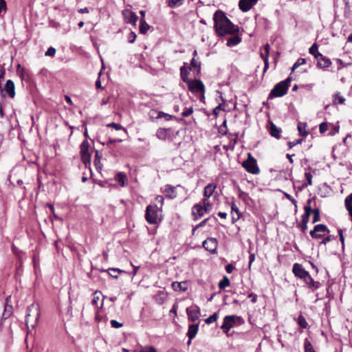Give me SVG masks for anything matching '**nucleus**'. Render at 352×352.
<instances>
[{"label":"nucleus","mask_w":352,"mask_h":352,"mask_svg":"<svg viewBox=\"0 0 352 352\" xmlns=\"http://www.w3.org/2000/svg\"><path fill=\"white\" fill-rule=\"evenodd\" d=\"M345 102V98L340 95V93H337L334 95L333 99V104L335 105L342 104Z\"/></svg>","instance_id":"58836bf2"},{"label":"nucleus","mask_w":352,"mask_h":352,"mask_svg":"<svg viewBox=\"0 0 352 352\" xmlns=\"http://www.w3.org/2000/svg\"><path fill=\"white\" fill-rule=\"evenodd\" d=\"M318 45H317V43H314L309 48V52L314 56L316 53H318Z\"/></svg>","instance_id":"6e6d98bb"},{"label":"nucleus","mask_w":352,"mask_h":352,"mask_svg":"<svg viewBox=\"0 0 352 352\" xmlns=\"http://www.w3.org/2000/svg\"><path fill=\"white\" fill-rule=\"evenodd\" d=\"M164 193L165 196L170 199H175L177 197V192L175 191V187L167 184L165 186V189L164 190Z\"/></svg>","instance_id":"c85d7f7f"},{"label":"nucleus","mask_w":352,"mask_h":352,"mask_svg":"<svg viewBox=\"0 0 352 352\" xmlns=\"http://www.w3.org/2000/svg\"><path fill=\"white\" fill-rule=\"evenodd\" d=\"M123 326V324L114 320H111V327L120 328Z\"/></svg>","instance_id":"69168bd1"},{"label":"nucleus","mask_w":352,"mask_h":352,"mask_svg":"<svg viewBox=\"0 0 352 352\" xmlns=\"http://www.w3.org/2000/svg\"><path fill=\"white\" fill-rule=\"evenodd\" d=\"M242 166L249 173L258 175L260 173V168L257 165L256 160L252 157L251 153H248L247 160L242 163Z\"/></svg>","instance_id":"39448f33"},{"label":"nucleus","mask_w":352,"mask_h":352,"mask_svg":"<svg viewBox=\"0 0 352 352\" xmlns=\"http://www.w3.org/2000/svg\"><path fill=\"white\" fill-rule=\"evenodd\" d=\"M114 180L119 184L121 187H124L128 184V178L125 173L122 172L118 173L115 177Z\"/></svg>","instance_id":"5701e85b"},{"label":"nucleus","mask_w":352,"mask_h":352,"mask_svg":"<svg viewBox=\"0 0 352 352\" xmlns=\"http://www.w3.org/2000/svg\"><path fill=\"white\" fill-rule=\"evenodd\" d=\"M322 239V240L320 242V244H322V245H327L328 243H329L332 240L331 235H327L326 236L324 235V237Z\"/></svg>","instance_id":"680f3d73"},{"label":"nucleus","mask_w":352,"mask_h":352,"mask_svg":"<svg viewBox=\"0 0 352 352\" xmlns=\"http://www.w3.org/2000/svg\"><path fill=\"white\" fill-rule=\"evenodd\" d=\"M339 132L338 126H333L331 131L329 133V135L333 136Z\"/></svg>","instance_id":"0e129e2a"},{"label":"nucleus","mask_w":352,"mask_h":352,"mask_svg":"<svg viewBox=\"0 0 352 352\" xmlns=\"http://www.w3.org/2000/svg\"><path fill=\"white\" fill-rule=\"evenodd\" d=\"M10 303H11V297H10V296H9L6 299L5 309H4V311L3 314V317L4 318H8L12 314L13 307H12V305H10Z\"/></svg>","instance_id":"393cba45"},{"label":"nucleus","mask_w":352,"mask_h":352,"mask_svg":"<svg viewBox=\"0 0 352 352\" xmlns=\"http://www.w3.org/2000/svg\"><path fill=\"white\" fill-rule=\"evenodd\" d=\"M186 314L188 320L192 322H195L199 320L201 316L200 309L196 305L188 307L186 309Z\"/></svg>","instance_id":"9b49d317"},{"label":"nucleus","mask_w":352,"mask_h":352,"mask_svg":"<svg viewBox=\"0 0 352 352\" xmlns=\"http://www.w3.org/2000/svg\"><path fill=\"white\" fill-rule=\"evenodd\" d=\"M297 227L300 228V231L305 234L307 230V223L299 222L297 223Z\"/></svg>","instance_id":"603ef678"},{"label":"nucleus","mask_w":352,"mask_h":352,"mask_svg":"<svg viewBox=\"0 0 352 352\" xmlns=\"http://www.w3.org/2000/svg\"><path fill=\"white\" fill-rule=\"evenodd\" d=\"M140 352H157V351L153 346H144Z\"/></svg>","instance_id":"bf43d9fd"},{"label":"nucleus","mask_w":352,"mask_h":352,"mask_svg":"<svg viewBox=\"0 0 352 352\" xmlns=\"http://www.w3.org/2000/svg\"><path fill=\"white\" fill-rule=\"evenodd\" d=\"M159 208L157 205H148L146 208L145 219L151 225L157 224L158 223V213Z\"/></svg>","instance_id":"423d86ee"},{"label":"nucleus","mask_w":352,"mask_h":352,"mask_svg":"<svg viewBox=\"0 0 352 352\" xmlns=\"http://www.w3.org/2000/svg\"><path fill=\"white\" fill-rule=\"evenodd\" d=\"M338 233L339 234V236H340V240L341 241V243H342V248H344V237L343 236V231L342 229H338Z\"/></svg>","instance_id":"e2e57ef3"},{"label":"nucleus","mask_w":352,"mask_h":352,"mask_svg":"<svg viewBox=\"0 0 352 352\" xmlns=\"http://www.w3.org/2000/svg\"><path fill=\"white\" fill-rule=\"evenodd\" d=\"M230 206L232 210V221L234 223L240 219L241 217V213L234 202H232L230 204Z\"/></svg>","instance_id":"bb28decb"},{"label":"nucleus","mask_w":352,"mask_h":352,"mask_svg":"<svg viewBox=\"0 0 352 352\" xmlns=\"http://www.w3.org/2000/svg\"><path fill=\"white\" fill-rule=\"evenodd\" d=\"M150 26L145 21L144 19H141L140 21V32L141 34H145L149 30Z\"/></svg>","instance_id":"c9c22d12"},{"label":"nucleus","mask_w":352,"mask_h":352,"mask_svg":"<svg viewBox=\"0 0 352 352\" xmlns=\"http://www.w3.org/2000/svg\"><path fill=\"white\" fill-rule=\"evenodd\" d=\"M260 56L264 61L263 73H265L269 68V56H270V54H267V53L263 52L261 51L260 52Z\"/></svg>","instance_id":"f704fd0d"},{"label":"nucleus","mask_w":352,"mask_h":352,"mask_svg":"<svg viewBox=\"0 0 352 352\" xmlns=\"http://www.w3.org/2000/svg\"><path fill=\"white\" fill-rule=\"evenodd\" d=\"M218 318V314L217 313H214V314L211 315L210 316H209L208 318H207L206 320H205V322L206 324H211L214 322H215Z\"/></svg>","instance_id":"09e8293b"},{"label":"nucleus","mask_w":352,"mask_h":352,"mask_svg":"<svg viewBox=\"0 0 352 352\" xmlns=\"http://www.w3.org/2000/svg\"><path fill=\"white\" fill-rule=\"evenodd\" d=\"M230 285V279L226 276H224L223 279L221 280L220 282L219 283V287L221 289H223Z\"/></svg>","instance_id":"ea45409f"},{"label":"nucleus","mask_w":352,"mask_h":352,"mask_svg":"<svg viewBox=\"0 0 352 352\" xmlns=\"http://www.w3.org/2000/svg\"><path fill=\"white\" fill-rule=\"evenodd\" d=\"M202 208H205L204 210L206 213L210 210L212 208V204L208 198H204L202 199Z\"/></svg>","instance_id":"c03bdc74"},{"label":"nucleus","mask_w":352,"mask_h":352,"mask_svg":"<svg viewBox=\"0 0 352 352\" xmlns=\"http://www.w3.org/2000/svg\"><path fill=\"white\" fill-rule=\"evenodd\" d=\"M306 63V59L303 58H299L296 62L294 64L292 71L294 72L296 68H298L299 66L304 65Z\"/></svg>","instance_id":"de8ad7c7"},{"label":"nucleus","mask_w":352,"mask_h":352,"mask_svg":"<svg viewBox=\"0 0 352 352\" xmlns=\"http://www.w3.org/2000/svg\"><path fill=\"white\" fill-rule=\"evenodd\" d=\"M292 272L296 277L300 279L305 278V276H307L308 273V272L305 270L303 266L298 263L294 264Z\"/></svg>","instance_id":"2eb2a0df"},{"label":"nucleus","mask_w":352,"mask_h":352,"mask_svg":"<svg viewBox=\"0 0 352 352\" xmlns=\"http://www.w3.org/2000/svg\"><path fill=\"white\" fill-rule=\"evenodd\" d=\"M225 107L226 103L225 101L223 100L222 103L219 104L213 109V115L216 118L218 117L220 111H225Z\"/></svg>","instance_id":"37998d69"},{"label":"nucleus","mask_w":352,"mask_h":352,"mask_svg":"<svg viewBox=\"0 0 352 352\" xmlns=\"http://www.w3.org/2000/svg\"><path fill=\"white\" fill-rule=\"evenodd\" d=\"M307 123L305 122H300L298 124V131L299 132L300 135L306 137L308 135L309 132L306 131Z\"/></svg>","instance_id":"72a5a7b5"},{"label":"nucleus","mask_w":352,"mask_h":352,"mask_svg":"<svg viewBox=\"0 0 352 352\" xmlns=\"http://www.w3.org/2000/svg\"><path fill=\"white\" fill-rule=\"evenodd\" d=\"M178 309V305L177 303H175L172 307V309L170 310V314H173L175 316H177V311Z\"/></svg>","instance_id":"338daca9"},{"label":"nucleus","mask_w":352,"mask_h":352,"mask_svg":"<svg viewBox=\"0 0 352 352\" xmlns=\"http://www.w3.org/2000/svg\"><path fill=\"white\" fill-rule=\"evenodd\" d=\"M217 185L215 183L208 184L204 189V198L209 199L215 192Z\"/></svg>","instance_id":"4be33fe9"},{"label":"nucleus","mask_w":352,"mask_h":352,"mask_svg":"<svg viewBox=\"0 0 352 352\" xmlns=\"http://www.w3.org/2000/svg\"><path fill=\"white\" fill-rule=\"evenodd\" d=\"M205 208H202V205L201 204H196L192 208V215L193 217L194 220H197L199 218L201 217L204 212Z\"/></svg>","instance_id":"aec40b11"},{"label":"nucleus","mask_w":352,"mask_h":352,"mask_svg":"<svg viewBox=\"0 0 352 352\" xmlns=\"http://www.w3.org/2000/svg\"><path fill=\"white\" fill-rule=\"evenodd\" d=\"M305 177L307 179V182L306 183H304L302 185V188H307L308 186H311L312 185V175L311 173L309 172H306L305 173Z\"/></svg>","instance_id":"79ce46f5"},{"label":"nucleus","mask_w":352,"mask_h":352,"mask_svg":"<svg viewBox=\"0 0 352 352\" xmlns=\"http://www.w3.org/2000/svg\"><path fill=\"white\" fill-rule=\"evenodd\" d=\"M304 282L307 285L309 289L312 290L317 289L320 287V283L318 281H314L309 273L308 272L305 278H302Z\"/></svg>","instance_id":"412c9836"},{"label":"nucleus","mask_w":352,"mask_h":352,"mask_svg":"<svg viewBox=\"0 0 352 352\" xmlns=\"http://www.w3.org/2000/svg\"><path fill=\"white\" fill-rule=\"evenodd\" d=\"M302 139H298L295 140L294 141H290L288 142V146L289 148H293L294 146H296L297 144H301L302 142Z\"/></svg>","instance_id":"5fc2aeb1"},{"label":"nucleus","mask_w":352,"mask_h":352,"mask_svg":"<svg viewBox=\"0 0 352 352\" xmlns=\"http://www.w3.org/2000/svg\"><path fill=\"white\" fill-rule=\"evenodd\" d=\"M241 318L240 316H236L234 315L232 316H226L223 318V324L221 326V329L222 331L228 333V331L232 328L236 323V320H241Z\"/></svg>","instance_id":"6e6552de"},{"label":"nucleus","mask_w":352,"mask_h":352,"mask_svg":"<svg viewBox=\"0 0 352 352\" xmlns=\"http://www.w3.org/2000/svg\"><path fill=\"white\" fill-rule=\"evenodd\" d=\"M325 233H329V230L324 224L316 225L309 232L310 236L314 239H321L324 237Z\"/></svg>","instance_id":"1a4fd4ad"},{"label":"nucleus","mask_w":352,"mask_h":352,"mask_svg":"<svg viewBox=\"0 0 352 352\" xmlns=\"http://www.w3.org/2000/svg\"><path fill=\"white\" fill-rule=\"evenodd\" d=\"M178 134L179 131H175L172 128H159L156 131L157 138L161 140H173Z\"/></svg>","instance_id":"0eeeda50"},{"label":"nucleus","mask_w":352,"mask_h":352,"mask_svg":"<svg viewBox=\"0 0 352 352\" xmlns=\"http://www.w3.org/2000/svg\"><path fill=\"white\" fill-rule=\"evenodd\" d=\"M41 312L39 306L36 304L32 303L27 308V313L25 314V323L28 329H34L37 325L38 319L40 318Z\"/></svg>","instance_id":"f03ea898"},{"label":"nucleus","mask_w":352,"mask_h":352,"mask_svg":"<svg viewBox=\"0 0 352 352\" xmlns=\"http://www.w3.org/2000/svg\"><path fill=\"white\" fill-rule=\"evenodd\" d=\"M111 128L115 129L116 131H121V138H111V143L122 142L127 136L126 129L120 124L111 122Z\"/></svg>","instance_id":"ddd939ff"},{"label":"nucleus","mask_w":352,"mask_h":352,"mask_svg":"<svg viewBox=\"0 0 352 352\" xmlns=\"http://www.w3.org/2000/svg\"><path fill=\"white\" fill-rule=\"evenodd\" d=\"M232 36L230 37L227 41V45L228 47H234L238 44H239L242 38L241 36H239V33L236 34H230Z\"/></svg>","instance_id":"cd10ccee"},{"label":"nucleus","mask_w":352,"mask_h":352,"mask_svg":"<svg viewBox=\"0 0 352 352\" xmlns=\"http://www.w3.org/2000/svg\"><path fill=\"white\" fill-rule=\"evenodd\" d=\"M122 15L126 23H131L134 25L138 19V16L133 12L128 9L122 11Z\"/></svg>","instance_id":"4468645a"},{"label":"nucleus","mask_w":352,"mask_h":352,"mask_svg":"<svg viewBox=\"0 0 352 352\" xmlns=\"http://www.w3.org/2000/svg\"><path fill=\"white\" fill-rule=\"evenodd\" d=\"M80 156L82 162L85 165L90 162L89 144L87 140H84L80 144Z\"/></svg>","instance_id":"9d476101"},{"label":"nucleus","mask_w":352,"mask_h":352,"mask_svg":"<svg viewBox=\"0 0 352 352\" xmlns=\"http://www.w3.org/2000/svg\"><path fill=\"white\" fill-rule=\"evenodd\" d=\"M127 38H128V41L129 43H133L135 42V39H136V34L134 32H131L128 36H127Z\"/></svg>","instance_id":"13d9d810"},{"label":"nucleus","mask_w":352,"mask_h":352,"mask_svg":"<svg viewBox=\"0 0 352 352\" xmlns=\"http://www.w3.org/2000/svg\"><path fill=\"white\" fill-rule=\"evenodd\" d=\"M291 80L292 78L289 76L285 80L276 84L274 88L271 90L268 98L270 99L285 96L287 93Z\"/></svg>","instance_id":"7ed1b4c3"},{"label":"nucleus","mask_w":352,"mask_h":352,"mask_svg":"<svg viewBox=\"0 0 352 352\" xmlns=\"http://www.w3.org/2000/svg\"><path fill=\"white\" fill-rule=\"evenodd\" d=\"M56 53V49L53 47H50L47 49L45 52V56H53Z\"/></svg>","instance_id":"052dcab7"},{"label":"nucleus","mask_w":352,"mask_h":352,"mask_svg":"<svg viewBox=\"0 0 352 352\" xmlns=\"http://www.w3.org/2000/svg\"><path fill=\"white\" fill-rule=\"evenodd\" d=\"M344 204H345L346 208L352 207V193H351L349 195H348L346 197Z\"/></svg>","instance_id":"3c124183"},{"label":"nucleus","mask_w":352,"mask_h":352,"mask_svg":"<svg viewBox=\"0 0 352 352\" xmlns=\"http://www.w3.org/2000/svg\"><path fill=\"white\" fill-rule=\"evenodd\" d=\"M1 91L2 94L6 93L10 98H13L15 96V86L14 82L11 80H8Z\"/></svg>","instance_id":"f3484780"},{"label":"nucleus","mask_w":352,"mask_h":352,"mask_svg":"<svg viewBox=\"0 0 352 352\" xmlns=\"http://www.w3.org/2000/svg\"><path fill=\"white\" fill-rule=\"evenodd\" d=\"M311 201H312V199H309L307 201V205L304 206L305 212L302 215V219L300 221L301 223H308V222H309V217L311 214Z\"/></svg>","instance_id":"a211bd4d"},{"label":"nucleus","mask_w":352,"mask_h":352,"mask_svg":"<svg viewBox=\"0 0 352 352\" xmlns=\"http://www.w3.org/2000/svg\"><path fill=\"white\" fill-rule=\"evenodd\" d=\"M328 130V124L327 122H322L319 126V131L321 134L324 133Z\"/></svg>","instance_id":"864d4df0"},{"label":"nucleus","mask_w":352,"mask_h":352,"mask_svg":"<svg viewBox=\"0 0 352 352\" xmlns=\"http://www.w3.org/2000/svg\"><path fill=\"white\" fill-rule=\"evenodd\" d=\"M199 330V323L190 324L188 326L187 336L190 340H192L197 335Z\"/></svg>","instance_id":"7c9ffc66"},{"label":"nucleus","mask_w":352,"mask_h":352,"mask_svg":"<svg viewBox=\"0 0 352 352\" xmlns=\"http://www.w3.org/2000/svg\"><path fill=\"white\" fill-rule=\"evenodd\" d=\"M218 246V241L215 238L209 237L203 242V247L206 250L215 253Z\"/></svg>","instance_id":"f8f14e48"},{"label":"nucleus","mask_w":352,"mask_h":352,"mask_svg":"<svg viewBox=\"0 0 352 352\" xmlns=\"http://www.w3.org/2000/svg\"><path fill=\"white\" fill-rule=\"evenodd\" d=\"M172 286V288L175 290V291H182V292H185L186 289H187V287H186V282H173L171 285Z\"/></svg>","instance_id":"473e14b6"},{"label":"nucleus","mask_w":352,"mask_h":352,"mask_svg":"<svg viewBox=\"0 0 352 352\" xmlns=\"http://www.w3.org/2000/svg\"><path fill=\"white\" fill-rule=\"evenodd\" d=\"M104 296L100 292L96 291L93 294V298L91 300L92 304L97 308L102 307L104 302Z\"/></svg>","instance_id":"6ab92c4d"},{"label":"nucleus","mask_w":352,"mask_h":352,"mask_svg":"<svg viewBox=\"0 0 352 352\" xmlns=\"http://www.w3.org/2000/svg\"><path fill=\"white\" fill-rule=\"evenodd\" d=\"M193 113V108L190 107V108L185 109L182 112V116L183 117H188L190 116Z\"/></svg>","instance_id":"4d7b16f0"},{"label":"nucleus","mask_w":352,"mask_h":352,"mask_svg":"<svg viewBox=\"0 0 352 352\" xmlns=\"http://www.w3.org/2000/svg\"><path fill=\"white\" fill-rule=\"evenodd\" d=\"M219 132L220 133H221L222 135H226L228 133L227 122H226V120L223 121L222 124L220 126V127L219 129Z\"/></svg>","instance_id":"8fccbe9b"},{"label":"nucleus","mask_w":352,"mask_h":352,"mask_svg":"<svg viewBox=\"0 0 352 352\" xmlns=\"http://www.w3.org/2000/svg\"><path fill=\"white\" fill-rule=\"evenodd\" d=\"M162 118H164L166 119V120L168 121V120H172L174 118V116H171L168 113H164L163 111H159L157 113V116H156V117H155V119H160Z\"/></svg>","instance_id":"a18cd8bd"},{"label":"nucleus","mask_w":352,"mask_h":352,"mask_svg":"<svg viewBox=\"0 0 352 352\" xmlns=\"http://www.w3.org/2000/svg\"><path fill=\"white\" fill-rule=\"evenodd\" d=\"M311 214H313L312 223H316L320 221V210L319 208H311Z\"/></svg>","instance_id":"4c0bfd02"},{"label":"nucleus","mask_w":352,"mask_h":352,"mask_svg":"<svg viewBox=\"0 0 352 352\" xmlns=\"http://www.w3.org/2000/svg\"><path fill=\"white\" fill-rule=\"evenodd\" d=\"M184 0H167V4L170 8H175L182 5Z\"/></svg>","instance_id":"49530a36"},{"label":"nucleus","mask_w":352,"mask_h":352,"mask_svg":"<svg viewBox=\"0 0 352 352\" xmlns=\"http://www.w3.org/2000/svg\"><path fill=\"white\" fill-rule=\"evenodd\" d=\"M270 127H269V132L270 134L276 138L280 139V133L282 132V130L280 128L277 127L272 122H270Z\"/></svg>","instance_id":"a878e982"},{"label":"nucleus","mask_w":352,"mask_h":352,"mask_svg":"<svg viewBox=\"0 0 352 352\" xmlns=\"http://www.w3.org/2000/svg\"><path fill=\"white\" fill-rule=\"evenodd\" d=\"M296 322L302 329H307L309 327L305 318L302 314L298 317Z\"/></svg>","instance_id":"e433bc0d"},{"label":"nucleus","mask_w":352,"mask_h":352,"mask_svg":"<svg viewBox=\"0 0 352 352\" xmlns=\"http://www.w3.org/2000/svg\"><path fill=\"white\" fill-rule=\"evenodd\" d=\"M331 65V61L329 58L325 56H322V58H318L317 66L320 68L324 69L330 67Z\"/></svg>","instance_id":"2f4dec72"},{"label":"nucleus","mask_w":352,"mask_h":352,"mask_svg":"<svg viewBox=\"0 0 352 352\" xmlns=\"http://www.w3.org/2000/svg\"><path fill=\"white\" fill-rule=\"evenodd\" d=\"M186 63H184V65L180 67V76L183 82L187 83L190 79H188V76L190 74V71L186 66Z\"/></svg>","instance_id":"c756f323"},{"label":"nucleus","mask_w":352,"mask_h":352,"mask_svg":"<svg viewBox=\"0 0 352 352\" xmlns=\"http://www.w3.org/2000/svg\"><path fill=\"white\" fill-rule=\"evenodd\" d=\"M155 201L160 204V207L162 208V206L164 205V199L163 196L157 195L155 197Z\"/></svg>","instance_id":"774afa93"},{"label":"nucleus","mask_w":352,"mask_h":352,"mask_svg":"<svg viewBox=\"0 0 352 352\" xmlns=\"http://www.w3.org/2000/svg\"><path fill=\"white\" fill-rule=\"evenodd\" d=\"M258 1V0H239V7L241 11L248 12L257 3Z\"/></svg>","instance_id":"dca6fc26"},{"label":"nucleus","mask_w":352,"mask_h":352,"mask_svg":"<svg viewBox=\"0 0 352 352\" xmlns=\"http://www.w3.org/2000/svg\"><path fill=\"white\" fill-rule=\"evenodd\" d=\"M304 349L305 352H316L312 344L307 338L305 339Z\"/></svg>","instance_id":"a19ab883"},{"label":"nucleus","mask_w":352,"mask_h":352,"mask_svg":"<svg viewBox=\"0 0 352 352\" xmlns=\"http://www.w3.org/2000/svg\"><path fill=\"white\" fill-rule=\"evenodd\" d=\"M201 64L200 61L195 58H192L188 69L190 71H192L197 75H199L201 74Z\"/></svg>","instance_id":"b1692460"},{"label":"nucleus","mask_w":352,"mask_h":352,"mask_svg":"<svg viewBox=\"0 0 352 352\" xmlns=\"http://www.w3.org/2000/svg\"><path fill=\"white\" fill-rule=\"evenodd\" d=\"M213 21L214 32L219 37L239 33V27L234 25L221 10L214 13Z\"/></svg>","instance_id":"f257e3e1"},{"label":"nucleus","mask_w":352,"mask_h":352,"mask_svg":"<svg viewBox=\"0 0 352 352\" xmlns=\"http://www.w3.org/2000/svg\"><path fill=\"white\" fill-rule=\"evenodd\" d=\"M186 84L188 90L195 95L199 94V100L204 102L206 88L202 81L199 79H193L188 81Z\"/></svg>","instance_id":"20e7f679"}]
</instances>
